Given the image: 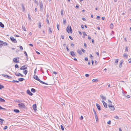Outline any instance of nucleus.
Here are the masks:
<instances>
[{
    "mask_svg": "<svg viewBox=\"0 0 131 131\" xmlns=\"http://www.w3.org/2000/svg\"><path fill=\"white\" fill-rule=\"evenodd\" d=\"M40 10L41 12H42L43 9V5L42 2H41L40 3Z\"/></svg>",
    "mask_w": 131,
    "mask_h": 131,
    "instance_id": "obj_4",
    "label": "nucleus"
},
{
    "mask_svg": "<svg viewBox=\"0 0 131 131\" xmlns=\"http://www.w3.org/2000/svg\"><path fill=\"white\" fill-rule=\"evenodd\" d=\"M22 29L23 30H24V31H25L26 30V29L25 27L23 26L22 27Z\"/></svg>",
    "mask_w": 131,
    "mask_h": 131,
    "instance_id": "obj_43",
    "label": "nucleus"
},
{
    "mask_svg": "<svg viewBox=\"0 0 131 131\" xmlns=\"http://www.w3.org/2000/svg\"><path fill=\"white\" fill-rule=\"evenodd\" d=\"M7 128H8L7 126H6L4 127V130H5V129H7Z\"/></svg>",
    "mask_w": 131,
    "mask_h": 131,
    "instance_id": "obj_49",
    "label": "nucleus"
},
{
    "mask_svg": "<svg viewBox=\"0 0 131 131\" xmlns=\"http://www.w3.org/2000/svg\"><path fill=\"white\" fill-rule=\"evenodd\" d=\"M34 78L36 80L38 81H39L40 83H42V84H46V85H48V84H47V83L45 82H43L41 81V80H40L38 78V77L37 76V75H34Z\"/></svg>",
    "mask_w": 131,
    "mask_h": 131,
    "instance_id": "obj_1",
    "label": "nucleus"
},
{
    "mask_svg": "<svg viewBox=\"0 0 131 131\" xmlns=\"http://www.w3.org/2000/svg\"><path fill=\"white\" fill-rule=\"evenodd\" d=\"M124 57H125L126 58H127L128 57L126 53H124L123 54Z\"/></svg>",
    "mask_w": 131,
    "mask_h": 131,
    "instance_id": "obj_34",
    "label": "nucleus"
},
{
    "mask_svg": "<svg viewBox=\"0 0 131 131\" xmlns=\"http://www.w3.org/2000/svg\"><path fill=\"white\" fill-rule=\"evenodd\" d=\"M4 121V120L0 118V124H2L3 123V121Z\"/></svg>",
    "mask_w": 131,
    "mask_h": 131,
    "instance_id": "obj_25",
    "label": "nucleus"
},
{
    "mask_svg": "<svg viewBox=\"0 0 131 131\" xmlns=\"http://www.w3.org/2000/svg\"><path fill=\"white\" fill-rule=\"evenodd\" d=\"M46 20L47 23L48 24H49V22L48 19V18H46Z\"/></svg>",
    "mask_w": 131,
    "mask_h": 131,
    "instance_id": "obj_38",
    "label": "nucleus"
},
{
    "mask_svg": "<svg viewBox=\"0 0 131 131\" xmlns=\"http://www.w3.org/2000/svg\"><path fill=\"white\" fill-rule=\"evenodd\" d=\"M61 38L62 39H64V36L63 35H61Z\"/></svg>",
    "mask_w": 131,
    "mask_h": 131,
    "instance_id": "obj_55",
    "label": "nucleus"
},
{
    "mask_svg": "<svg viewBox=\"0 0 131 131\" xmlns=\"http://www.w3.org/2000/svg\"><path fill=\"white\" fill-rule=\"evenodd\" d=\"M100 18V17L99 16H97L96 17V19H99Z\"/></svg>",
    "mask_w": 131,
    "mask_h": 131,
    "instance_id": "obj_56",
    "label": "nucleus"
},
{
    "mask_svg": "<svg viewBox=\"0 0 131 131\" xmlns=\"http://www.w3.org/2000/svg\"><path fill=\"white\" fill-rule=\"evenodd\" d=\"M31 91L33 93H35L36 92L35 89L34 88H32L31 89Z\"/></svg>",
    "mask_w": 131,
    "mask_h": 131,
    "instance_id": "obj_26",
    "label": "nucleus"
},
{
    "mask_svg": "<svg viewBox=\"0 0 131 131\" xmlns=\"http://www.w3.org/2000/svg\"><path fill=\"white\" fill-rule=\"evenodd\" d=\"M15 67L16 68H18L19 66L18 64H16L15 65Z\"/></svg>",
    "mask_w": 131,
    "mask_h": 131,
    "instance_id": "obj_39",
    "label": "nucleus"
},
{
    "mask_svg": "<svg viewBox=\"0 0 131 131\" xmlns=\"http://www.w3.org/2000/svg\"><path fill=\"white\" fill-rule=\"evenodd\" d=\"M123 60H122L121 61V63H120L119 65V67L120 68H121L122 67V64L123 62Z\"/></svg>",
    "mask_w": 131,
    "mask_h": 131,
    "instance_id": "obj_17",
    "label": "nucleus"
},
{
    "mask_svg": "<svg viewBox=\"0 0 131 131\" xmlns=\"http://www.w3.org/2000/svg\"><path fill=\"white\" fill-rule=\"evenodd\" d=\"M8 79H10L12 78V77L10 76H8H8L7 77V78Z\"/></svg>",
    "mask_w": 131,
    "mask_h": 131,
    "instance_id": "obj_52",
    "label": "nucleus"
},
{
    "mask_svg": "<svg viewBox=\"0 0 131 131\" xmlns=\"http://www.w3.org/2000/svg\"><path fill=\"white\" fill-rule=\"evenodd\" d=\"M97 80L96 79H94L92 80V81L94 82H97Z\"/></svg>",
    "mask_w": 131,
    "mask_h": 131,
    "instance_id": "obj_36",
    "label": "nucleus"
},
{
    "mask_svg": "<svg viewBox=\"0 0 131 131\" xmlns=\"http://www.w3.org/2000/svg\"><path fill=\"white\" fill-rule=\"evenodd\" d=\"M17 58L18 59H19V57L15 58H14L13 59V60L14 62L16 63H19V61L17 60Z\"/></svg>",
    "mask_w": 131,
    "mask_h": 131,
    "instance_id": "obj_7",
    "label": "nucleus"
},
{
    "mask_svg": "<svg viewBox=\"0 0 131 131\" xmlns=\"http://www.w3.org/2000/svg\"><path fill=\"white\" fill-rule=\"evenodd\" d=\"M90 57L91 59H92V58L93 57V56H92V55L91 54H90Z\"/></svg>",
    "mask_w": 131,
    "mask_h": 131,
    "instance_id": "obj_61",
    "label": "nucleus"
},
{
    "mask_svg": "<svg viewBox=\"0 0 131 131\" xmlns=\"http://www.w3.org/2000/svg\"><path fill=\"white\" fill-rule=\"evenodd\" d=\"M53 73L55 74H57V73L54 71L53 72Z\"/></svg>",
    "mask_w": 131,
    "mask_h": 131,
    "instance_id": "obj_59",
    "label": "nucleus"
},
{
    "mask_svg": "<svg viewBox=\"0 0 131 131\" xmlns=\"http://www.w3.org/2000/svg\"><path fill=\"white\" fill-rule=\"evenodd\" d=\"M63 23L64 24H65L66 23V19L63 20Z\"/></svg>",
    "mask_w": 131,
    "mask_h": 131,
    "instance_id": "obj_50",
    "label": "nucleus"
},
{
    "mask_svg": "<svg viewBox=\"0 0 131 131\" xmlns=\"http://www.w3.org/2000/svg\"><path fill=\"white\" fill-rule=\"evenodd\" d=\"M102 102L105 108H107V103H106L103 100H102Z\"/></svg>",
    "mask_w": 131,
    "mask_h": 131,
    "instance_id": "obj_10",
    "label": "nucleus"
},
{
    "mask_svg": "<svg viewBox=\"0 0 131 131\" xmlns=\"http://www.w3.org/2000/svg\"><path fill=\"white\" fill-rule=\"evenodd\" d=\"M66 48L67 50L68 51H69V49L68 48V47H66Z\"/></svg>",
    "mask_w": 131,
    "mask_h": 131,
    "instance_id": "obj_63",
    "label": "nucleus"
},
{
    "mask_svg": "<svg viewBox=\"0 0 131 131\" xmlns=\"http://www.w3.org/2000/svg\"><path fill=\"white\" fill-rule=\"evenodd\" d=\"M24 79L23 78H20L18 79V80L20 81H24Z\"/></svg>",
    "mask_w": 131,
    "mask_h": 131,
    "instance_id": "obj_21",
    "label": "nucleus"
},
{
    "mask_svg": "<svg viewBox=\"0 0 131 131\" xmlns=\"http://www.w3.org/2000/svg\"><path fill=\"white\" fill-rule=\"evenodd\" d=\"M85 60L86 61H87L88 60V59L87 58L85 57Z\"/></svg>",
    "mask_w": 131,
    "mask_h": 131,
    "instance_id": "obj_57",
    "label": "nucleus"
},
{
    "mask_svg": "<svg viewBox=\"0 0 131 131\" xmlns=\"http://www.w3.org/2000/svg\"><path fill=\"white\" fill-rule=\"evenodd\" d=\"M50 34H51L52 33V31L51 30V28L50 27L49 28V30H48Z\"/></svg>",
    "mask_w": 131,
    "mask_h": 131,
    "instance_id": "obj_23",
    "label": "nucleus"
},
{
    "mask_svg": "<svg viewBox=\"0 0 131 131\" xmlns=\"http://www.w3.org/2000/svg\"><path fill=\"white\" fill-rule=\"evenodd\" d=\"M0 102H5V101L2 98L0 97Z\"/></svg>",
    "mask_w": 131,
    "mask_h": 131,
    "instance_id": "obj_18",
    "label": "nucleus"
},
{
    "mask_svg": "<svg viewBox=\"0 0 131 131\" xmlns=\"http://www.w3.org/2000/svg\"><path fill=\"white\" fill-rule=\"evenodd\" d=\"M2 75L4 77L6 78H7V77L8 76V75H7L4 74H2Z\"/></svg>",
    "mask_w": 131,
    "mask_h": 131,
    "instance_id": "obj_46",
    "label": "nucleus"
},
{
    "mask_svg": "<svg viewBox=\"0 0 131 131\" xmlns=\"http://www.w3.org/2000/svg\"><path fill=\"white\" fill-rule=\"evenodd\" d=\"M100 96L102 99H103L104 100H106V97H104L102 94H101L100 95Z\"/></svg>",
    "mask_w": 131,
    "mask_h": 131,
    "instance_id": "obj_14",
    "label": "nucleus"
},
{
    "mask_svg": "<svg viewBox=\"0 0 131 131\" xmlns=\"http://www.w3.org/2000/svg\"><path fill=\"white\" fill-rule=\"evenodd\" d=\"M110 26L111 28H113V24L112 23L110 25Z\"/></svg>",
    "mask_w": 131,
    "mask_h": 131,
    "instance_id": "obj_35",
    "label": "nucleus"
},
{
    "mask_svg": "<svg viewBox=\"0 0 131 131\" xmlns=\"http://www.w3.org/2000/svg\"><path fill=\"white\" fill-rule=\"evenodd\" d=\"M82 19L84 21H86V19L85 18H84V17H82Z\"/></svg>",
    "mask_w": 131,
    "mask_h": 131,
    "instance_id": "obj_62",
    "label": "nucleus"
},
{
    "mask_svg": "<svg viewBox=\"0 0 131 131\" xmlns=\"http://www.w3.org/2000/svg\"><path fill=\"white\" fill-rule=\"evenodd\" d=\"M14 111L16 113H19L20 112L19 110L18 109H14Z\"/></svg>",
    "mask_w": 131,
    "mask_h": 131,
    "instance_id": "obj_22",
    "label": "nucleus"
},
{
    "mask_svg": "<svg viewBox=\"0 0 131 131\" xmlns=\"http://www.w3.org/2000/svg\"><path fill=\"white\" fill-rule=\"evenodd\" d=\"M111 122L110 121H109L107 122V124H108L110 125L111 124Z\"/></svg>",
    "mask_w": 131,
    "mask_h": 131,
    "instance_id": "obj_45",
    "label": "nucleus"
},
{
    "mask_svg": "<svg viewBox=\"0 0 131 131\" xmlns=\"http://www.w3.org/2000/svg\"><path fill=\"white\" fill-rule=\"evenodd\" d=\"M19 48H20V49H21V50H23V47L22 46H20L19 47Z\"/></svg>",
    "mask_w": 131,
    "mask_h": 131,
    "instance_id": "obj_51",
    "label": "nucleus"
},
{
    "mask_svg": "<svg viewBox=\"0 0 131 131\" xmlns=\"http://www.w3.org/2000/svg\"><path fill=\"white\" fill-rule=\"evenodd\" d=\"M96 105L98 110L99 111L101 110V109L100 106L97 103L96 104Z\"/></svg>",
    "mask_w": 131,
    "mask_h": 131,
    "instance_id": "obj_13",
    "label": "nucleus"
},
{
    "mask_svg": "<svg viewBox=\"0 0 131 131\" xmlns=\"http://www.w3.org/2000/svg\"><path fill=\"white\" fill-rule=\"evenodd\" d=\"M96 54L97 55L98 57H99V54L98 52H96Z\"/></svg>",
    "mask_w": 131,
    "mask_h": 131,
    "instance_id": "obj_60",
    "label": "nucleus"
},
{
    "mask_svg": "<svg viewBox=\"0 0 131 131\" xmlns=\"http://www.w3.org/2000/svg\"><path fill=\"white\" fill-rule=\"evenodd\" d=\"M95 118L96 121H97L98 120V119L97 115H95Z\"/></svg>",
    "mask_w": 131,
    "mask_h": 131,
    "instance_id": "obj_33",
    "label": "nucleus"
},
{
    "mask_svg": "<svg viewBox=\"0 0 131 131\" xmlns=\"http://www.w3.org/2000/svg\"><path fill=\"white\" fill-rule=\"evenodd\" d=\"M41 23L40 22H39L38 27L39 28H41Z\"/></svg>",
    "mask_w": 131,
    "mask_h": 131,
    "instance_id": "obj_29",
    "label": "nucleus"
},
{
    "mask_svg": "<svg viewBox=\"0 0 131 131\" xmlns=\"http://www.w3.org/2000/svg\"><path fill=\"white\" fill-rule=\"evenodd\" d=\"M57 27L58 30H59V26L58 24H57Z\"/></svg>",
    "mask_w": 131,
    "mask_h": 131,
    "instance_id": "obj_48",
    "label": "nucleus"
},
{
    "mask_svg": "<svg viewBox=\"0 0 131 131\" xmlns=\"http://www.w3.org/2000/svg\"><path fill=\"white\" fill-rule=\"evenodd\" d=\"M27 92L28 94L30 96H32L33 95V94L29 90H27Z\"/></svg>",
    "mask_w": 131,
    "mask_h": 131,
    "instance_id": "obj_11",
    "label": "nucleus"
},
{
    "mask_svg": "<svg viewBox=\"0 0 131 131\" xmlns=\"http://www.w3.org/2000/svg\"><path fill=\"white\" fill-rule=\"evenodd\" d=\"M77 52L80 55H81L82 53L81 50L79 49L77 50Z\"/></svg>",
    "mask_w": 131,
    "mask_h": 131,
    "instance_id": "obj_15",
    "label": "nucleus"
},
{
    "mask_svg": "<svg viewBox=\"0 0 131 131\" xmlns=\"http://www.w3.org/2000/svg\"><path fill=\"white\" fill-rule=\"evenodd\" d=\"M24 53L25 54V55L26 56V58L27 59H28V58L27 57H28V55H27V54L26 52V51H25L24 52Z\"/></svg>",
    "mask_w": 131,
    "mask_h": 131,
    "instance_id": "obj_32",
    "label": "nucleus"
},
{
    "mask_svg": "<svg viewBox=\"0 0 131 131\" xmlns=\"http://www.w3.org/2000/svg\"><path fill=\"white\" fill-rule=\"evenodd\" d=\"M81 50L82 52H83V53H85V50L83 49H82Z\"/></svg>",
    "mask_w": 131,
    "mask_h": 131,
    "instance_id": "obj_54",
    "label": "nucleus"
},
{
    "mask_svg": "<svg viewBox=\"0 0 131 131\" xmlns=\"http://www.w3.org/2000/svg\"><path fill=\"white\" fill-rule=\"evenodd\" d=\"M27 69V67H26V66L24 65L22 66L20 68V70H24Z\"/></svg>",
    "mask_w": 131,
    "mask_h": 131,
    "instance_id": "obj_8",
    "label": "nucleus"
},
{
    "mask_svg": "<svg viewBox=\"0 0 131 131\" xmlns=\"http://www.w3.org/2000/svg\"><path fill=\"white\" fill-rule=\"evenodd\" d=\"M93 112H94V113L95 114V115H97L96 114V111H95V110H94V108H93Z\"/></svg>",
    "mask_w": 131,
    "mask_h": 131,
    "instance_id": "obj_44",
    "label": "nucleus"
},
{
    "mask_svg": "<svg viewBox=\"0 0 131 131\" xmlns=\"http://www.w3.org/2000/svg\"><path fill=\"white\" fill-rule=\"evenodd\" d=\"M12 82H17V83H18L19 82V81H16V80H13V81H12Z\"/></svg>",
    "mask_w": 131,
    "mask_h": 131,
    "instance_id": "obj_42",
    "label": "nucleus"
},
{
    "mask_svg": "<svg viewBox=\"0 0 131 131\" xmlns=\"http://www.w3.org/2000/svg\"><path fill=\"white\" fill-rule=\"evenodd\" d=\"M128 47H126L125 51L126 52H127L128 51Z\"/></svg>",
    "mask_w": 131,
    "mask_h": 131,
    "instance_id": "obj_41",
    "label": "nucleus"
},
{
    "mask_svg": "<svg viewBox=\"0 0 131 131\" xmlns=\"http://www.w3.org/2000/svg\"><path fill=\"white\" fill-rule=\"evenodd\" d=\"M18 106L19 107L22 108L26 109V107L23 103H21L20 104H18Z\"/></svg>",
    "mask_w": 131,
    "mask_h": 131,
    "instance_id": "obj_2",
    "label": "nucleus"
},
{
    "mask_svg": "<svg viewBox=\"0 0 131 131\" xmlns=\"http://www.w3.org/2000/svg\"><path fill=\"white\" fill-rule=\"evenodd\" d=\"M27 72H28V71L26 69L25 70H24L23 71V72L24 73V74H25V75H26V74L27 73Z\"/></svg>",
    "mask_w": 131,
    "mask_h": 131,
    "instance_id": "obj_20",
    "label": "nucleus"
},
{
    "mask_svg": "<svg viewBox=\"0 0 131 131\" xmlns=\"http://www.w3.org/2000/svg\"><path fill=\"white\" fill-rule=\"evenodd\" d=\"M83 117L82 116H81L80 118L81 120H82L83 119Z\"/></svg>",
    "mask_w": 131,
    "mask_h": 131,
    "instance_id": "obj_53",
    "label": "nucleus"
},
{
    "mask_svg": "<svg viewBox=\"0 0 131 131\" xmlns=\"http://www.w3.org/2000/svg\"><path fill=\"white\" fill-rule=\"evenodd\" d=\"M83 34V35L84 37L83 38H84V36H87V35L86 34L85 32H82Z\"/></svg>",
    "mask_w": 131,
    "mask_h": 131,
    "instance_id": "obj_27",
    "label": "nucleus"
},
{
    "mask_svg": "<svg viewBox=\"0 0 131 131\" xmlns=\"http://www.w3.org/2000/svg\"><path fill=\"white\" fill-rule=\"evenodd\" d=\"M10 39L14 43H16L17 42V41L13 37H11L10 38Z\"/></svg>",
    "mask_w": 131,
    "mask_h": 131,
    "instance_id": "obj_6",
    "label": "nucleus"
},
{
    "mask_svg": "<svg viewBox=\"0 0 131 131\" xmlns=\"http://www.w3.org/2000/svg\"><path fill=\"white\" fill-rule=\"evenodd\" d=\"M66 30L68 33L71 32H72V29L71 28V27L70 26V27L69 26H67L66 28Z\"/></svg>",
    "mask_w": 131,
    "mask_h": 131,
    "instance_id": "obj_3",
    "label": "nucleus"
},
{
    "mask_svg": "<svg viewBox=\"0 0 131 131\" xmlns=\"http://www.w3.org/2000/svg\"><path fill=\"white\" fill-rule=\"evenodd\" d=\"M63 11L62 10L61 12V15L62 16L63 15Z\"/></svg>",
    "mask_w": 131,
    "mask_h": 131,
    "instance_id": "obj_58",
    "label": "nucleus"
},
{
    "mask_svg": "<svg viewBox=\"0 0 131 131\" xmlns=\"http://www.w3.org/2000/svg\"><path fill=\"white\" fill-rule=\"evenodd\" d=\"M32 108L34 109V110L35 111L37 110L36 109V108H37V106L36 105V104H34L32 106Z\"/></svg>",
    "mask_w": 131,
    "mask_h": 131,
    "instance_id": "obj_12",
    "label": "nucleus"
},
{
    "mask_svg": "<svg viewBox=\"0 0 131 131\" xmlns=\"http://www.w3.org/2000/svg\"><path fill=\"white\" fill-rule=\"evenodd\" d=\"M4 87V86L0 84V89H1Z\"/></svg>",
    "mask_w": 131,
    "mask_h": 131,
    "instance_id": "obj_37",
    "label": "nucleus"
},
{
    "mask_svg": "<svg viewBox=\"0 0 131 131\" xmlns=\"http://www.w3.org/2000/svg\"><path fill=\"white\" fill-rule=\"evenodd\" d=\"M15 73L16 75L17 76H20V74H21V73H18V74L16 73Z\"/></svg>",
    "mask_w": 131,
    "mask_h": 131,
    "instance_id": "obj_28",
    "label": "nucleus"
},
{
    "mask_svg": "<svg viewBox=\"0 0 131 131\" xmlns=\"http://www.w3.org/2000/svg\"><path fill=\"white\" fill-rule=\"evenodd\" d=\"M2 42L3 43H2L3 46H6L7 45V43L6 42H4L3 41Z\"/></svg>",
    "mask_w": 131,
    "mask_h": 131,
    "instance_id": "obj_16",
    "label": "nucleus"
},
{
    "mask_svg": "<svg viewBox=\"0 0 131 131\" xmlns=\"http://www.w3.org/2000/svg\"><path fill=\"white\" fill-rule=\"evenodd\" d=\"M3 41H0V48H2V46H3L2 45V43Z\"/></svg>",
    "mask_w": 131,
    "mask_h": 131,
    "instance_id": "obj_31",
    "label": "nucleus"
},
{
    "mask_svg": "<svg viewBox=\"0 0 131 131\" xmlns=\"http://www.w3.org/2000/svg\"><path fill=\"white\" fill-rule=\"evenodd\" d=\"M108 106L111 110L112 111L114 110L115 108L114 106L113 105H112H112H108Z\"/></svg>",
    "mask_w": 131,
    "mask_h": 131,
    "instance_id": "obj_5",
    "label": "nucleus"
},
{
    "mask_svg": "<svg viewBox=\"0 0 131 131\" xmlns=\"http://www.w3.org/2000/svg\"><path fill=\"white\" fill-rule=\"evenodd\" d=\"M108 103L109 104L108 105H112V102L110 100H108Z\"/></svg>",
    "mask_w": 131,
    "mask_h": 131,
    "instance_id": "obj_24",
    "label": "nucleus"
},
{
    "mask_svg": "<svg viewBox=\"0 0 131 131\" xmlns=\"http://www.w3.org/2000/svg\"><path fill=\"white\" fill-rule=\"evenodd\" d=\"M0 26L2 28H4V25L1 22H0Z\"/></svg>",
    "mask_w": 131,
    "mask_h": 131,
    "instance_id": "obj_19",
    "label": "nucleus"
},
{
    "mask_svg": "<svg viewBox=\"0 0 131 131\" xmlns=\"http://www.w3.org/2000/svg\"><path fill=\"white\" fill-rule=\"evenodd\" d=\"M118 59H116L115 60V63H118Z\"/></svg>",
    "mask_w": 131,
    "mask_h": 131,
    "instance_id": "obj_47",
    "label": "nucleus"
},
{
    "mask_svg": "<svg viewBox=\"0 0 131 131\" xmlns=\"http://www.w3.org/2000/svg\"><path fill=\"white\" fill-rule=\"evenodd\" d=\"M61 129H62V130H64V128L63 127V126L62 125H61Z\"/></svg>",
    "mask_w": 131,
    "mask_h": 131,
    "instance_id": "obj_40",
    "label": "nucleus"
},
{
    "mask_svg": "<svg viewBox=\"0 0 131 131\" xmlns=\"http://www.w3.org/2000/svg\"><path fill=\"white\" fill-rule=\"evenodd\" d=\"M34 3L36 4L37 6H38L39 5V3L36 0H35L34 1Z\"/></svg>",
    "mask_w": 131,
    "mask_h": 131,
    "instance_id": "obj_30",
    "label": "nucleus"
},
{
    "mask_svg": "<svg viewBox=\"0 0 131 131\" xmlns=\"http://www.w3.org/2000/svg\"><path fill=\"white\" fill-rule=\"evenodd\" d=\"M70 53L71 55L73 57L75 56L76 55V54H75L74 52L73 51H71L70 52Z\"/></svg>",
    "mask_w": 131,
    "mask_h": 131,
    "instance_id": "obj_9",
    "label": "nucleus"
},
{
    "mask_svg": "<svg viewBox=\"0 0 131 131\" xmlns=\"http://www.w3.org/2000/svg\"><path fill=\"white\" fill-rule=\"evenodd\" d=\"M85 76L86 77H88L89 76V74H85Z\"/></svg>",
    "mask_w": 131,
    "mask_h": 131,
    "instance_id": "obj_64",
    "label": "nucleus"
}]
</instances>
